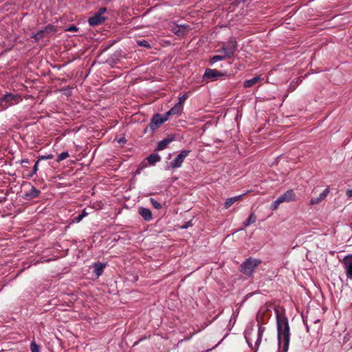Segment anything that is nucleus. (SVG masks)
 <instances>
[{"instance_id":"nucleus-6","label":"nucleus","mask_w":352,"mask_h":352,"mask_svg":"<svg viewBox=\"0 0 352 352\" xmlns=\"http://www.w3.org/2000/svg\"><path fill=\"white\" fill-rule=\"evenodd\" d=\"M237 49V43L234 40H231L223 45L217 52L226 55L228 58L232 56Z\"/></svg>"},{"instance_id":"nucleus-19","label":"nucleus","mask_w":352,"mask_h":352,"mask_svg":"<svg viewBox=\"0 0 352 352\" xmlns=\"http://www.w3.org/2000/svg\"><path fill=\"white\" fill-rule=\"evenodd\" d=\"M260 80H261V77L259 76H255L252 79L245 80L243 83V86L245 88L250 87L254 85L256 83H257Z\"/></svg>"},{"instance_id":"nucleus-21","label":"nucleus","mask_w":352,"mask_h":352,"mask_svg":"<svg viewBox=\"0 0 352 352\" xmlns=\"http://www.w3.org/2000/svg\"><path fill=\"white\" fill-rule=\"evenodd\" d=\"M171 139H165L160 142L157 144V150H163L167 147V146L171 142Z\"/></svg>"},{"instance_id":"nucleus-8","label":"nucleus","mask_w":352,"mask_h":352,"mask_svg":"<svg viewBox=\"0 0 352 352\" xmlns=\"http://www.w3.org/2000/svg\"><path fill=\"white\" fill-rule=\"evenodd\" d=\"M168 117L166 114H165V115L156 114L151 119V123L149 125L150 128L152 130H155L157 128H158L162 124H163L166 120H168Z\"/></svg>"},{"instance_id":"nucleus-34","label":"nucleus","mask_w":352,"mask_h":352,"mask_svg":"<svg viewBox=\"0 0 352 352\" xmlns=\"http://www.w3.org/2000/svg\"><path fill=\"white\" fill-rule=\"evenodd\" d=\"M53 155L49 154L47 155H42L38 157V161L44 160H50L53 158Z\"/></svg>"},{"instance_id":"nucleus-27","label":"nucleus","mask_w":352,"mask_h":352,"mask_svg":"<svg viewBox=\"0 0 352 352\" xmlns=\"http://www.w3.org/2000/svg\"><path fill=\"white\" fill-rule=\"evenodd\" d=\"M282 204L281 201L277 198L271 205V209L272 210H275L278 208V207L279 206V205Z\"/></svg>"},{"instance_id":"nucleus-31","label":"nucleus","mask_w":352,"mask_h":352,"mask_svg":"<svg viewBox=\"0 0 352 352\" xmlns=\"http://www.w3.org/2000/svg\"><path fill=\"white\" fill-rule=\"evenodd\" d=\"M137 43H138V45L139 46H142V47H147V48L150 47V45L148 43V41H146V40H144V39L143 40L138 41Z\"/></svg>"},{"instance_id":"nucleus-24","label":"nucleus","mask_w":352,"mask_h":352,"mask_svg":"<svg viewBox=\"0 0 352 352\" xmlns=\"http://www.w3.org/2000/svg\"><path fill=\"white\" fill-rule=\"evenodd\" d=\"M226 58H228L227 56H226L225 54H222L221 55H217V56H214L213 57H212L210 59V63L211 64H214L217 61H220V60H223Z\"/></svg>"},{"instance_id":"nucleus-7","label":"nucleus","mask_w":352,"mask_h":352,"mask_svg":"<svg viewBox=\"0 0 352 352\" xmlns=\"http://www.w3.org/2000/svg\"><path fill=\"white\" fill-rule=\"evenodd\" d=\"M190 151L184 150L170 162V167L173 168H179L182 166L186 157L189 155Z\"/></svg>"},{"instance_id":"nucleus-2","label":"nucleus","mask_w":352,"mask_h":352,"mask_svg":"<svg viewBox=\"0 0 352 352\" xmlns=\"http://www.w3.org/2000/svg\"><path fill=\"white\" fill-rule=\"evenodd\" d=\"M263 330V328L258 326L257 330L250 329L245 331V337L250 347H251L252 349H253L254 347L256 349L258 348L261 340V336Z\"/></svg>"},{"instance_id":"nucleus-14","label":"nucleus","mask_w":352,"mask_h":352,"mask_svg":"<svg viewBox=\"0 0 352 352\" xmlns=\"http://www.w3.org/2000/svg\"><path fill=\"white\" fill-rule=\"evenodd\" d=\"M139 214L144 218L146 221H150L152 219V213L151 211L146 208L141 207L139 208Z\"/></svg>"},{"instance_id":"nucleus-32","label":"nucleus","mask_w":352,"mask_h":352,"mask_svg":"<svg viewBox=\"0 0 352 352\" xmlns=\"http://www.w3.org/2000/svg\"><path fill=\"white\" fill-rule=\"evenodd\" d=\"M30 350L32 352H39V347L34 342H32L30 344Z\"/></svg>"},{"instance_id":"nucleus-13","label":"nucleus","mask_w":352,"mask_h":352,"mask_svg":"<svg viewBox=\"0 0 352 352\" xmlns=\"http://www.w3.org/2000/svg\"><path fill=\"white\" fill-rule=\"evenodd\" d=\"M278 198L282 203L289 202L296 199V195L292 190H289Z\"/></svg>"},{"instance_id":"nucleus-25","label":"nucleus","mask_w":352,"mask_h":352,"mask_svg":"<svg viewBox=\"0 0 352 352\" xmlns=\"http://www.w3.org/2000/svg\"><path fill=\"white\" fill-rule=\"evenodd\" d=\"M282 204L281 201L277 198L271 205V209L272 210H275L278 208V207L279 206V205Z\"/></svg>"},{"instance_id":"nucleus-22","label":"nucleus","mask_w":352,"mask_h":352,"mask_svg":"<svg viewBox=\"0 0 352 352\" xmlns=\"http://www.w3.org/2000/svg\"><path fill=\"white\" fill-rule=\"evenodd\" d=\"M39 190H38L36 188L32 186L30 190L26 194V196L32 199L36 198L39 195Z\"/></svg>"},{"instance_id":"nucleus-1","label":"nucleus","mask_w":352,"mask_h":352,"mask_svg":"<svg viewBox=\"0 0 352 352\" xmlns=\"http://www.w3.org/2000/svg\"><path fill=\"white\" fill-rule=\"evenodd\" d=\"M277 331L279 349L287 352L289 343V326L287 319L276 313Z\"/></svg>"},{"instance_id":"nucleus-15","label":"nucleus","mask_w":352,"mask_h":352,"mask_svg":"<svg viewBox=\"0 0 352 352\" xmlns=\"http://www.w3.org/2000/svg\"><path fill=\"white\" fill-rule=\"evenodd\" d=\"M188 30V26L185 25H175L172 28L173 32L177 35H182L185 34Z\"/></svg>"},{"instance_id":"nucleus-37","label":"nucleus","mask_w":352,"mask_h":352,"mask_svg":"<svg viewBox=\"0 0 352 352\" xmlns=\"http://www.w3.org/2000/svg\"><path fill=\"white\" fill-rule=\"evenodd\" d=\"M77 30L78 28L74 25H72L67 29L68 31H76Z\"/></svg>"},{"instance_id":"nucleus-12","label":"nucleus","mask_w":352,"mask_h":352,"mask_svg":"<svg viewBox=\"0 0 352 352\" xmlns=\"http://www.w3.org/2000/svg\"><path fill=\"white\" fill-rule=\"evenodd\" d=\"M329 193V188H327L322 192H321L318 197H312L310 200V205H317L320 204L321 201L325 199L327 195Z\"/></svg>"},{"instance_id":"nucleus-36","label":"nucleus","mask_w":352,"mask_h":352,"mask_svg":"<svg viewBox=\"0 0 352 352\" xmlns=\"http://www.w3.org/2000/svg\"><path fill=\"white\" fill-rule=\"evenodd\" d=\"M192 224H191V221H188V223H186L185 225H183L181 226V228L182 229H186L188 228L189 226H191Z\"/></svg>"},{"instance_id":"nucleus-33","label":"nucleus","mask_w":352,"mask_h":352,"mask_svg":"<svg viewBox=\"0 0 352 352\" xmlns=\"http://www.w3.org/2000/svg\"><path fill=\"white\" fill-rule=\"evenodd\" d=\"M188 96L186 94H184L182 96L179 98V101L177 104H180L182 107H183V104L185 102V100L187 99Z\"/></svg>"},{"instance_id":"nucleus-26","label":"nucleus","mask_w":352,"mask_h":352,"mask_svg":"<svg viewBox=\"0 0 352 352\" xmlns=\"http://www.w3.org/2000/svg\"><path fill=\"white\" fill-rule=\"evenodd\" d=\"M282 204L281 201L277 198L271 205V209L272 210H275L278 208V207L279 206V205Z\"/></svg>"},{"instance_id":"nucleus-35","label":"nucleus","mask_w":352,"mask_h":352,"mask_svg":"<svg viewBox=\"0 0 352 352\" xmlns=\"http://www.w3.org/2000/svg\"><path fill=\"white\" fill-rule=\"evenodd\" d=\"M38 162L39 161L38 160L36 164H34V167H33V170H32V173L31 174V176H32L34 174H35L37 170H38Z\"/></svg>"},{"instance_id":"nucleus-17","label":"nucleus","mask_w":352,"mask_h":352,"mask_svg":"<svg viewBox=\"0 0 352 352\" xmlns=\"http://www.w3.org/2000/svg\"><path fill=\"white\" fill-rule=\"evenodd\" d=\"M182 109L183 107H182L180 104H176L172 109L167 111L166 114L168 117L173 115H177L181 113Z\"/></svg>"},{"instance_id":"nucleus-38","label":"nucleus","mask_w":352,"mask_h":352,"mask_svg":"<svg viewBox=\"0 0 352 352\" xmlns=\"http://www.w3.org/2000/svg\"><path fill=\"white\" fill-rule=\"evenodd\" d=\"M21 164H23V163L28 164L29 163V160L28 159H23V160H21Z\"/></svg>"},{"instance_id":"nucleus-23","label":"nucleus","mask_w":352,"mask_h":352,"mask_svg":"<svg viewBox=\"0 0 352 352\" xmlns=\"http://www.w3.org/2000/svg\"><path fill=\"white\" fill-rule=\"evenodd\" d=\"M256 221V216L254 212H252L248 219L244 222L245 226H249L250 225L255 223Z\"/></svg>"},{"instance_id":"nucleus-9","label":"nucleus","mask_w":352,"mask_h":352,"mask_svg":"<svg viewBox=\"0 0 352 352\" xmlns=\"http://www.w3.org/2000/svg\"><path fill=\"white\" fill-rule=\"evenodd\" d=\"M342 264L347 278L352 280V254L346 256L343 258Z\"/></svg>"},{"instance_id":"nucleus-30","label":"nucleus","mask_w":352,"mask_h":352,"mask_svg":"<svg viewBox=\"0 0 352 352\" xmlns=\"http://www.w3.org/2000/svg\"><path fill=\"white\" fill-rule=\"evenodd\" d=\"M150 201L152 206L156 209H160L162 208V205L155 199L151 198Z\"/></svg>"},{"instance_id":"nucleus-5","label":"nucleus","mask_w":352,"mask_h":352,"mask_svg":"<svg viewBox=\"0 0 352 352\" xmlns=\"http://www.w3.org/2000/svg\"><path fill=\"white\" fill-rule=\"evenodd\" d=\"M20 100L18 96L8 94L3 98H0V110H4L11 105L17 104Z\"/></svg>"},{"instance_id":"nucleus-10","label":"nucleus","mask_w":352,"mask_h":352,"mask_svg":"<svg viewBox=\"0 0 352 352\" xmlns=\"http://www.w3.org/2000/svg\"><path fill=\"white\" fill-rule=\"evenodd\" d=\"M224 76V74L217 69H206L204 75V78H208L210 81L218 80L220 77Z\"/></svg>"},{"instance_id":"nucleus-39","label":"nucleus","mask_w":352,"mask_h":352,"mask_svg":"<svg viewBox=\"0 0 352 352\" xmlns=\"http://www.w3.org/2000/svg\"><path fill=\"white\" fill-rule=\"evenodd\" d=\"M346 195H347L349 197H352V189H351V190H349L346 192Z\"/></svg>"},{"instance_id":"nucleus-20","label":"nucleus","mask_w":352,"mask_h":352,"mask_svg":"<svg viewBox=\"0 0 352 352\" xmlns=\"http://www.w3.org/2000/svg\"><path fill=\"white\" fill-rule=\"evenodd\" d=\"M161 160L160 156L158 154H151L147 157L148 162L154 165L156 162H160Z\"/></svg>"},{"instance_id":"nucleus-11","label":"nucleus","mask_w":352,"mask_h":352,"mask_svg":"<svg viewBox=\"0 0 352 352\" xmlns=\"http://www.w3.org/2000/svg\"><path fill=\"white\" fill-rule=\"evenodd\" d=\"M55 30L52 25H47L43 30L38 31L36 34H33L32 37L38 41L43 37L46 36L50 32H54Z\"/></svg>"},{"instance_id":"nucleus-29","label":"nucleus","mask_w":352,"mask_h":352,"mask_svg":"<svg viewBox=\"0 0 352 352\" xmlns=\"http://www.w3.org/2000/svg\"><path fill=\"white\" fill-rule=\"evenodd\" d=\"M69 157V153L67 152H63L61 153L58 156V158L56 160V161L58 162L62 161V160H65L66 158H67Z\"/></svg>"},{"instance_id":"nucleus-28","label":"nucleus","mask_w":352,"mask_h":352,"mask_svg":"<svg viewBox=\"0 0 352 352\" xmlns=\"http://www.w3.org/2000/svg\"><path fill=\"white\" fill-rule=\"evenodd\" d=\"M88 213L84 210L81 214H80L77 217H76L75 221L76 223H79L82 221V219L87 216Z\"/></svg>"},{"instance_id":"nucleus-3","label":"nucleus","mask_w":352,"mask_h":352,"mask_svg":"<svg viewBox=\"0 0 352 352\" xmlns=\"http://www.w3.org/2000/svg\"><path fill=\"white\" fill-rule=\"evenodd\" d=\"M258 259L250 258L247 259L241 266V272L248 276H251L254 270L261 264Z\"/></svg>"},{"instance_id":"nucleus-4","label":"nucleus","mask_w":352,"mask_h":352,"mask_svg":"<svg viewBox=\"0 0 352 352\" xmlns=\"http://www.w3.org/2000/svg\"><path fill=\"white\" fill-rule=\"evenodd\" d=\"M107 12L106 8H101L97 12H96L92 16L89 17L88 22L91 26H96L102 24L107 19V16L104 14Z\"/></svg>"},{"instance_id":"nucleus-18","label":"nucleus","mask_w":352,"mask_h":352,"mask_svg":"<svg viewBox=\"0 0 352 352\" xmlns=\"http://www.w3.org/2000/svg\"><path fill=\"white\" fill-rule=\"evenodd\" d=\"M243 197V195H238V196H235V197H233L228 198L226 201V202H225V208L228 209L234 203H235L237 201L241 200Z\"/></svg>"},{"instance_id":"nucleus-16","label":"nucleus","mask_w":352,"mask_h":352,"mask_svg":"<svg viewBox=\"0 0 352 352\" xmlns=\"http://www.w3.org/2000/svg\"><path fill=\"white\" fill-rule=\"evenodd\" d=\"M105 266L106 264L102 263H96L94 264V272L96 274V278H98L102 274L103 270L104 269Z\"/></svg>"}]
</instances>
